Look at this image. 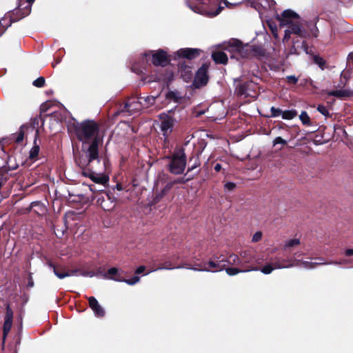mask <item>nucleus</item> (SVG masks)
Segmentation results:
<instances>
[{"instance_id": "obj_1", "label": "nucleus", "mask_w": 353, "mask_h": 353, "mask_svg": "<svg viewBox=\"0 0 353 353\" xmlns=\"http://www.w3.org/2000/svg\"><path fill=\"white\" fill-rule=\"evenodd\" d=\"M250 6L254 8L260 16L268 18L271 15H276V19L280 23V26L286 27L283 41L285 43L290 38V34H294L299 37L305 38L307 32L302 27L301 21L298 14L291 10H284L281 15L276 14L275 10V1L273 0H248Z\"/></svg>"}, {"instance_id": "obj_2", "label": "nucleus", "mask_w": 353, "mask_h": 353, "mask_svg": "<svg viewBox=\"0 0 353 353\" xmlns=\"http://www.w3.org/2000/svg\"><path fill=\"white\" fill-rule=\"evenodd\" d=\"M77 135L82 142L81 151L74 154L77 165L79 168H85L94 160L99 162V145L101 140L99 137V126L94 121H86L78 124Z\"/></svg>"}, {"instance_id": "obj_3", "label": "nucleus", "mask_w": 353, "mask_h": 353, "mask_svg": "<svg viewBox=\"0 0 353 353\" xmlns=\"http://www.w3.org/2000/svg\"><path fill=\"white\" fill-rule=\"evenodd\" d=\"M229 265L242 266L241 259L236 254H230L228 259L223 255L214 256L207 263L200 264L199 268H192L194 271L216 272L223 270Z\"/></svg>"}, {"instance_id": "obj_4", "label": "nucleus", "mask_w": 353, "mask_h": 353, "mask_svg": "<svg viewBox=\"0 0 353 353\" xmlns=\"http://www.w3.org/2000/svg\"><path fill=\"white\" fill-rule=\"evenodd\" d=\"M150 59H152V63L157 66H164L170 61L167 52L163 50L148 51L142 54L141 66L139 67L136 64H134L132 66V70L136 72H142V68H145V65L148 63Z\"/></svg>"}, {"instance_id": "obj_5", "label": "nucleus", "mask_w": 353, "mask_h": 353, "mask_svg": "<svg viewBox=\"0 0 353 353\" xmlns=\"http://www.w3.org/2000/svg\"><path fill=\"white\" fill-rule=\"evenodd\" d=\"M216 0H186L187 6L194 12L208 17H215L220 13L223 7L220 5L214 11Z\"/></svg>"}, {"instance_id": "obj_6", "label": "nucleus", "mask_w": 353, "mask_h": 353, "mask_svg": "<svg viewBox=\"0 0 353 353\" xmlns=\"http://www.w3.org/2000/svg\"><path fill=\"white\" fill-rule=\"evenodd\" d=\"M170 163L168 164L169 170L174 174H181L183 172L186 166V158L184 151L181 149L175 150L173 154L168 157Z\"/></svg>"}, {"instance_id": "obj_7", "label": "nucleus", "mask_w": 353, "mask_h": 353, "mask_svg": "<svg viewBox=\"0 0 353 353\" xmlns=\"http://www.w3.org/2000/svg\"><path fill=\"white\" fill-rule=\"evenodd\" d=\"M95 161L98 163L97 160H94L87 167L84 168H80L82 170V174L89 177L93 182L105 186L108 182V177L102 173H97L95 170H94L95 168L92 165V163Z\"/></svg>"}, {"instance_id": "obj_8", "label": "nucleus", "mask_w": 353, "mask_h": 353, "mask_svg": "<svg viewBox=\"0 0 353 353\" xmlns=\"http://www.w3.org/2000/svg\"><path fill=\"white\" fill-rule=\"evenodd\" d=\"M292 262L293 259H292L285 260L281 258H275L274 261L266 264L260 270L265 274H269L276 269L289 268L298 265V264H294Z\"/></svg>"}, {"instance_id": "obj_9", "label": "nucleus", "mask_w": 353, "mask_h": 353, "mask_svg": "<svg viewBox=\"0 0 353 353\" xmlns=\"http://www.w3.org/2000/svg\"><path fill=\"white\" fill-rule=\"evenodd\" d=\"M29 134H33L36 137L38 134V130L32 124H25L21 126L19 131L12 134V139L16 143H21Z\"/></svg>"}, {"instance_id": "obj_10", "label": "nucleus", "mask_w": 353, "mask_h": 353, "mask_svg": "<svg viewBox=\"0 0 353 353\" xmlns=\"http://www.w3.org/2000/svg\"><path fill=\"white\" fill-rule=\"evenodd\" d=\"M257 85L252 81H247L240 84L236 89V92L239 96H243L245 97H256Z\"/></svg>"}, {"instance_id": "obj_11", "label": "nucleus", "mask_w": 353, "mask_h": 353, "mask_svg": "<svg viewBox=\"0 0 353 353\" xmlns=\"http://www.w3.org/2000/svg\"><path fill=\"white\" fill-rule=\"evenodd\" d=\"M316 259L319 260V262H311L309 261H300V260L294 259L292 263H294V264H298L297 266L303 268L305 269H313L317 265H326V264L341 265V264L347 263V260H343L341 261H330V262L327 263L325 261V260L323 258H318Z\"/></svg>"}, {"instance_id": "obj_12", "label": "nucleus", "mask_w": 353, "mask_h": 353, "mask_svg": "<svg viewBox=\"0 0 353 353\" xmlns=\"http://www.w3.org/2000/svg\"><path fill=\"white\" fill-rule=\"evenodd\" d=\"M161 125L160 128L163 136L167 138L172 132L174 121L173 117L166 114L160 115Z\"/></svg>"}, {"instance_id": "obj_13", "label": "nucleus", "mask_w": 353, "mask_h": 353, "mask_svg": "<svg viewBox=\"0 0 353 353\" xmlns=\"http://www.w3.org/2000/svg\"><path fill=\"white\" fill-rule=\"evenodd\" d=\"M208 65L207 64L202 65L198 70L194 80V85L196 88H200L207 84L208 81Z\"/></svg>"}, {"instance_id": "obj_14", "label": "nucleus", "mask_w": 353, "mask_h": 353, "mask_svg": "<svg viewBox=\"0 0 353 353\" xmlns=\"http://www.w3.org/2000/svg\"><path fill=\"white\" fill-rule=\"evenodd\" d=\"M201 50L199 48H181L179 50L176 54L179 57H183L188 59H193L199 57Z\"/></svg>"}, {"instance_id": "obj_15", "label": "nucleus", "mask_w": 353, "mask_h": 353, "mask_svg": "<svg viewBox=\"0 0 353 353\" xmlns=\"http://www.w3.org/2000/svg\"><path fill=\"white\" fill-rule=\"evenodd\" d=\"M143 108V102L135 98L129 99L125 106V111L130 114L139 112Z\"/></svg>"}, {"instance_id": "obj_16", "label": "nucleus", "mask_w": 353, "mask_h": 353, "mask_svg": "<svg viewBox=\"0 0 353 353\" xmlns=\"http://www.w3.org/2000/svg\"><path fill=\"white\" fill-rule=\"evenodd\" d=\"M89 306L97 317H103L105 315V310L94 296L88 298Z\"/></svg>"}, {"instance_id": "obj_17", "label": "nucleus", "mask_w": 353, "mask_h": 353, "mask_svg": "<svg viewBox=\"0 0 353 353\" xmlns=\"http://www.w3.org/2000/svg\"><path fill=\"white\" fill-rule=\"evenodd\" d=\"M199 265H198L197 267H189L187 264H183L182 265L179 266H173L172 263L170 261H165L163 265L158 267L157 269L154 270V271L159 270H172L174 268L179 269V268H187V269H191L192 268H199ZM153 272V270L150 271L146 274H149L150 272Z\"/></svg>"}, {"instance_id": "obj_18", "label": "nucleus", "mask_w": 353, "mask_h": 353, "mask_svg": "<svg viewBox=\"0 0 353 353\" xmlns=\"http://www.w3.org/2000/svg\"><path fill=\"white\" fill-rule=\"evenodd\" d=\"M104 277L117 282H121L122 281V278L120 276L119 270L117 268H111L108 269L104 274Z\"/></svg>"}, {"instance_id": "obj_19", "label": "nucleus", "mask_w": 353, "mask_h": 353, "mask_svg": "<svg viewBox=\"0 0 353 353\" xmlns=\"http://www.w3.org/2000/svg\"><path fill=\"white\" fill-rule=\"evenodd\" d=\"M48 266L52 270L54 274L60 279L68 277L67 270L63 266H56L52 263H48Z\"/></svg>"}, {"instance_id": "obj_20", "label": "nucleus", "mask_w": 353, "mask_h": 353, "mask_svg": "<svg viewBox=\"0 0 353 353\" xmlns=\"http://www.w3.org/2000/svg\"><path fill=\"white\" fill-rule=\"evenodd\" d=\"M298 43H299L298 41H293V45L289 51L290 54H299V48H303L306 54L310 53L308 50V46L305 41H303L301 43V46H299L298 44Z\"/></svg>"}, {"instance_id": "obj_21", "label": "nucleus", "mask_w": 353, "mask_h": 353, "mask_svg": "<svg viewBox=\"0 0 353 353\" xmlns=\"http://www.w3.org/2000/svg\"><path fill=\"white\" fill-rule=\"evenodd\" d=\"M225 269L226 270L227 274L228 275H230V276H234V275H236V274H237L238 273H240V272H250V271H257V270H259L256 267H249L247 269H238V268H225Z\"/></svg>"}, {"instance_id": "obj_22", "label": "nucleus", "mask_w": 353, "mask_h": 353, "mask_svg": "<svg viewBox=\"0 0 353 353\" xmlns=\"http://www.w3.org/2000/svg\"><path fill=\"white\" fill-rule=\"evenodd\" d=\"M212 58L216 63L225 64L228 61V55L224 52H215L212 53Z\"/></svg>"}, {"instance_id": "obj_23", "label": "nucleus", "mask_w": 353, "mask_h": 353, "mask_svg": "<svg viewBox=\"0 0 353 353\" xmlns=\"http://www.w3.org/2000/svg\"><path fill=\"white\" fill-rule=\"evenodd\" d=\"M240 256L242 263V267L244 266V264L250 263L252 262L254 259V256L252 255V254L247 250L241 252Z\"/></svg>"}, {"instance_id": "obj_24", "label": "nucleus", "mask_w": 353, "mask_h": 353, "mask_svg": "<svg viewBox=\"0 0 353 353\" xmlns=\"http://www.w3.org/2000/svg\"><path fill=\"white\" fill-rule=\"evenodd\" d=\"M139 99L140 101H141L143 102V107L148 108L150 105L154 103L157 97H154V96L141 97Z\"/></svg>"}, {"instance_id": "obj_25", "label": "nucleus", "mask_w": 353, "mask_h": 353, "mask_svg": "<svg viewBox=\"0 0 353 353\" xmlns=\"http://www.w3.org/2000/svg\"><path fill=\"white\" fill-rule=\"evenodd\" d=\"M11 25V21L9 16H5L1 19H0V32H2V34L6 30V29Z\"/></svg>"}, {"instance_id": "obj_26", "label": "nucleus", "mask_w": 353, "mask_h": 353, "mask_svg": "<svg viewBox=\"0 0 353 353\" xmlns=\"http://www.w3.org/2000/svg\"><path fill=\"white\" fill-rule=\"evenodd\" d=\"M248 51L247 49H244V48H242V47H240V46H236V50L234 52V53L233 54H231L230 57L231 58H236V59H239V56H240L241 57H246V52Z\"/></svg>"}, {"instance_id": "obj_27", "label": "nucleus", "mask_w": 353, "mask_h": 353, "mask_svg": "<svg viewBox=\"0 0 353 353\" xmlns=\"http://www.w3.org/2000/svg\"><path fill=\"white\" fill-rule=\"evenodd\" d=\"M297 115V112L295 110H283L282 119L286 120H291Z\"/></svg>"}, {"instance_id": "obj_28", "label": "nucleus", "mask_w": 353, "mask_h": 353, "mask_svg": "<svg viewBox=\"0 0 353 353\" xmlns=\"http://www.w3.org/2000/svg\"><path fill=\"white\" fill-rule=\"evenodd\" d=\"M299 244H300V240L299 239L294 238V239H289L285 242L283 248H284V250H288L291 248L295 247Z\"/></svg>"}, {"instance_id": "obj_29", "label": "nucleus", "mask_w": 353, "mask_h": 353, "mask_svg": "<svg viewBox=\"0 0 353 353\" xmlns=\"http://www.w3.org/2000/svg\"><path fill=\"white\" fill-rule=\"evenodd\" d=\"M35 141H36L34 140V142ZM39 153V145H37L34 143V145L31 148V150L30 151L29 158L30 159L34 160L37 157Z\"/></svg>"}, {"instance_id": "obj_30", "label": "nucleus", "mask_w": 353, "mask_h": 353, "mask_svg": "<svg viewBox=\"0 0 353 353\" xmlns=\"http://www.w3.org/2000/svg\"><path fill=\"white\" fill-rule=\"evenodd\" d=\"M299 119L303 125H310V119L306 112L303 111L301 113V114L299 115Z\"/></svg>"}, {"instance_id": "obj_31", "label": "nucleus", "mask_w": 353, "mask_h": 353, "mask_svg": "<svg viewBox=\"0 0 353 353\" xmlns=\"http://www.w3.org/2000/svg\"><path fill=\"white\" fill-rule=\"evenodd\" d=\"M12 321L5 320L3 324V339L6 337L8 332L12 328Z\"/></svg>"}, {"instance_id": "obj_32", "label": "nucleus", "mask_w": 353, "mask_h": 353, "mask_svg": "<svg viewBox=\"0 0 353 353\" xmlns=\"http://www.w3.org/2000/svg\"><path fill=\"white\" fill-rule=\"evenodd\" d=\"M268 26L275 39H278V28L276 24L273 23L270 21H268Z\"/></svg>"}, {"instance_id": "obj_33", "label": "nucleus", "mask_w": 353, "mask_h": 353, "mask_svg": "<svg viewBox=\"0 0 353 353\" xmlns=\"http://www.w3.org/2000/svg\"><path fill=\"white\" fill-rule=\"evenodd\" d=\"M313 61L321 69L324 68V66H325V60L322 57H321L319 56H317V55H315V56L313 57Z\"/></svg>"}, {"instance_id": "obj_34", "label": "nucleus", "mask_w": 353, "mask_h": 353, "mask_svg": "<svg viewBox=\"0 0 353 353\" xmlns=\"http://www.w3.org/2000/svg\"><path fill=\"white\" fill-rule=\"evenodd\" d=\"M327 94L330 96H334L336 97H343L346 96V92L345 90H333L327 92Z\"/></svg>"}, {"instance_id": "obj_35", "label": "nucleus", "mask_w": 353, "mask_h": 353, "mask_svg": "<svg viewBox=\"0 0 353 353\" xmlns=\"http://www.w3.org/2000/svg\"><path fill=\"white\" fill-rule=\"evenodd\" d=\"M140 281V278L138 276H134L132 279H122V281L121 282H124L130 285H133L136 283H137Z\"/></svg>"}, {"instance_id": "obj_36", "label": "nucleus", "mask_w": 353, "mask_h": 353, "mask_svg": "<svg viewBox=\"0 0 353 353\" xmlns=\"http://www.w3.org/2000/svg\"><path fill=\"white\" fill-rule=\"evenodd\" d=\"M243 0H223V3L226 7L231 8L233 6L241 3Z\"/></svg>"}, {"instance_id": "obj_37", "label": "nucleus", "mask_w": 353, "mask_h": 353, "mask_svg": "<svg viewBox=\"0 0 353 353\" xmlns=\"http://www.w3.org/2000/svg\"><path fill=\"white\" fill-rule=\"evenodd\" d=\"M270 111L272 117H278L279 116L282 117L283 110L280 108L272 107Z\"/></svg>"}, {"instance_id": "obj_38", "label": "nucleus", "mask_w": 353, "mask_h": 353, "mask_svg": "<svg viewBox=\"0 0 353 353\" xmlns=\"http://www.w3.org/2000/svg\"><path fill=\"white\" fill-rule=\"evenodd\" d=\"M45 84V79L42 77L37 78L33 81V85L38 88H41Z\"/></svg>"}, {"instance_id": "obj_39", "label": "nucleus", "mask_w": 353, "mask_h": 353, "mask_svg": "<svg viewBox=\"0 0 353 353\" xmlns=\"http://www.w3.org/2000/svg\"><path fill=\"white\" fill-rule=\"evenodd\" d=\"M317 110L325 117H328L330 115L328 110L323 105H319L317 108Z\"/></svg>"}, {"instance_id": "obj_40", "label": "nucleus", "mask_w": 353, "mask_h": 353, "mask_svg": "<svg viewBox=\"0 0 353 353\" xmlns=\"http://www.w3.org/2000/svg\"><path fill=\"white\" fill-rule=\"evenodd\" d=\"M12 319H13V312H12V309L10 307V306L8 305L6 307V314L5 316V320L12 321Z\"/></svg>"}, {"instance_id": "obj_41", "label": "nucleus", "mask_w": 353, "mask_h": 353, "mask_svg": "<svg viewBox=\"0 0 353 353\" xmlns=\"http://www.w3.org/2000/svg\"><path fill=\"white\" fill-rule=\"evenodd\" d=\"M287 141L281 138V137H276L273 141V145L275 146L277 144L285 145Z\"/></svg>"}, {"instance_id": "obj_42", "label": "nucleus", "mask_w": 353, "mask_h": 353, "mask_svg": "<svg viewBox=\"0 0 353 353\" xmlns=\"http://www.w3.org/2000/svg\"><path fill=\"white\" fill-rule=\"evenodd\" d=\"M235 187H236L235 183H232V182H227L224 185L225 190L230 191V192L234 190Z\"/></svg>"}, {"instance_id": "obj_43", "label": "nucleus", "mask_w": 353, "mask_h": 353, "mask_svg": "<svg viewBox=\"0 0 353 353\" xmlns=\"http://www.w3.org/2000/svg\"><path fill=\"white\" fill-rule=\"evenodd\" d=\"M262 238V232H256L252 238V242H258Z\"/></svg>"}, {"instance_id": "obj_44", "label": "nucleus", "mask_w": 353, "mask_h": 353, "mask_svg": "<svg viewBox=\"0 0 353 353\" xmlns=\"http://www.w3.org/2000/svg\"><path fill=\"white\" fill-rule=\"evenodd\" d=\"M80 274L83 276L93 277L96 275L94 272L81 271Z\"/></svg>"}, {"instance_id": "obj_45", "label": "nucleus", "mask_w": 353, "mask_h": 353, "mask_svg": "<svg viewBox=\"0 0 353 353\" xmlns=\"http://www.w3.org/2000/svg\"><path fill=\"white\" fill-rule=\"evenodd\" d=\"M80 272L79 270H67V274H68V276H77V273Z\"/></svg>"}, {"instance_id": "obj_46", "label": "nucleus", "mask_w": 353, "mask_h": 353, "mask_svg": "<svg viewBox=\"0 0 353 353\" xmlns=\"http://www.w3.org/2000/svg\"><path fill=\"white\" fill-rule=\"evenodd\" d=\"M287 79L289 82L294 83V84L298 81V79L295 76H293V75L288 76Z\"/></svg>"}, {"instance_id": "obj_47", "label": "nucleus", "mask_w": 353, "mask_h": 353, "mask_svg": "<svg viewBox=\"0 0 353 353\" xmlns=\"http://www.w3.org/2000/svg\"><path fill=\"white\" fill-rule=\"evenodd\" d=\"M145 270V267L143 265H141L137 268L135 273L137 274H141L142 272H144Z\"/></svg>"}, {"instance_id": "obj_48", "label": "nucleus", "mask_w": 353, "mask_h": 353, "mask_svg": "<svg viewBox=\"0 0 353 353\" xmlns=\"http://www.w3.org/2000/svg\"><path fill=\"white\" fill-rule=\"evenodd\" d=\"M172 187V185L171 184H167L165 185V187L164 188V189L163 190V192H162V195H164Z\"/></svg>"}, {"instance_id": "obj_49", "label": "nucleus", "mask_w": 353, "mask_h": 353, "mask_svg": "<svg viewBox=\"0 0 353 353\" xmlns=\"http://www.w3.org/2000/svg\"><path fill=\"white\" fill-rule=\"evenodd\" d=\"M33 286H34V282H33L32 276H30L29 279H28V287L32 288Z\"/></svg>"}, {"instance_id": "obj_50", "label": "nucleus", "mask_w": 353, "mask_h": 353, "mask_svg": "<svg viewBox=\"0 0 353 353\" xmlns=\"http://www.w3.org/2000/svg\"><path fill=\"white\" fill-rule=\"evenodd\" d=\"M345 255L347 256L353 255V249H347L345 251Z\"/></svg>"}, {"instance_id": "obj_51", "label": "nucleus", "mask_w": 353, "mask_h": 353, "mask_svg": "<svg viewBox=\"0 0 353 353\" xmlns=\"http://www.w3.org/2000/svg\"><path fill=\"white\" fill-rule=\"evenodd\" d=\"M101 207H102V208H103V210H110L114 207V205H113V206H112V207H108V206H107L105 203L103 204V203H101Z\"/></svg>"}, {"instance_id": "obj_52", "label": "nucleus", "mask_w": 353, "mask_h": 353, "mask_svg": "<svg viewBox=\"0 0 353 353\" xmlns=\"http://www.w3.org/2000/svg\"><path fill=\"white\" fill-rule=\"evenodd\" d=\"M6 178H4L3 176V175H0V188L2 186V185L5 183L6 181Z\"/></svg>"}, {"instance_id": "obj_53", "label": "nucleus", "mask_w": 353, "mask_h": 353, "mask_svg": "<svg viewBox=\"0 0 353 353\" xmlns=\"http://www.w3.org/2000/svg\"><path fill=\"white\" fill-rule=\"evenodd\" d=\"M214 170L216 172H219L221 170V165L219 163L216 164L214 166Z\"/></svg>"}, {"instance_id": "obj_54", "label": "nucleus", "mask_w": 353, "mask_h": 353, "mask_svg": "<svg viewBox=\"0 0 353 353\" xmlns=\"http://www.w3.org/2000/svg\"><path fill=\"white\" fill-rule=\"evenodd\" d=\"M191 79V74H188L184 77V80L188 82Z\"/></svg>"}, {"instance_id": "obj_55", "label": "nucleus", "mask_w": 353, "mask_h": 353, "mask_svg": "<svg viewBox=\"0 0 353 353\" xmlns=\"http://www.w3.org/2000/svg\"><path fill=\"white\" fill-rule=\"evenodd\" d=\"M26 1L28 3V6L30 8L34 0H26Z\"/></svg>"}, {"instance_id": "obj_56", "label": "nucleus", "mask_w": 353, "mask_h": 353, "mask_svg": "<svg viewBox=\"0 0 353 353\" xmlns=\"http://www.w3.org/2000/svg\"><path fill=\"white\" fill-rule=\"evenodd\" d=\"M90 190H91V191H92V192L98 191V190L95 188V187H94V185H90Z\"/></svg>"}, {"instance_id": "obj_57", "label": "nucleus", "mask_w": 353, "mask_h": 353, "mask_svg": "<svg viewBox=\"0 0 353 353\" xmlns=\"http://www.w3.org/2000/svg\"><path fill=\"white\" fill-rule=\"evenodd\" d=\"M196 167H197V165H195L194 166H192L191 168H189V169H188V171H190V170H193V169H194V168H196Z\"/></svg>"}, {"instance_id": "obj_58", "label": "nucleus", "mask_w": 353, "mask_h": 353, "mask_svg": "<svg viewBox=\"0 0 353 353\" xmlns=\"http://www.w3.org/2000/svg\"><path fill=\"white\" fill-rule=\"evenodd\" d=\"M302 254V253H295V256H301Z\"/></svg>"}, {"instance_id": "obj_59", "label": "nucleus", "mask_w": 353, "mask_h": 353, "mask_svg": "<svg viewBox=\"0 0 353 353\" xmlns=\"http://www.w3.org/2000/svg\"><path fill=\"white\" fill-rule=\"evenodd\" d=\"M107 196H108V199H110V200L111 199V198L110 197L109 194H107Z\"/></svg>"}, {"instance_id": "obj_60", "label": "nucleus", "mask_w": 353, "mask_h": 353, "mask_svg": "<svg viewBox=\"0 0 353 353\" xmlns=\"http://www.w3.org/2000/svg\"><path fill=\"white\" fill-rule=\"evenodd\" d=\"M2 34V32H0V36Z\"/></svg>"}]
</instances>
